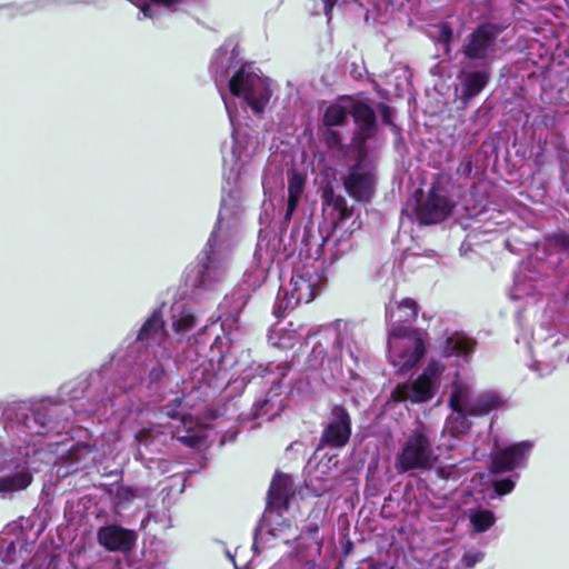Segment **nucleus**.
Listing matches in <instances>:
<instances>
[{"mask_svg": "<svg viewBox=\"0 0 569 569\" xmlns=\"http://www.w3.org/2000/svg\"><path fill=\"white\" fill-rule=\"evenodd\" d=\"M450 469H452V467H450ZM450 471H451V470L446 471V469H443V468L438 470V472H439L440 477H442V478H448V477H450Z\"/></svg>", "mask_w": 569, "mask_h": 569, "instance_id": "obj_43", "label": "nucleus"}, {"mask_svg": "<svg viewBox=\"0 0 569 569\" xmlns=\"http://www.w3.org/2000/svg\"><path fill=\"white\" fill-rule=\"evenodd\" d=\"M291 478L286 475H277L268 492L267 509H288V500L291 493Z\"/></svg>", "mask_w": 569, "mask_h": 569, "instance_id": "obj_20", "label": "nucleus"}, {"mask_svg": "<svg viewBox=\"0 0 569 569\" xmlns=\"http://www.w3.org/2000/svg\"><path fill=\"white\" fill-rule=\"evenodd\" d=\"M531 448L530 442L522 441L497 452L492 458V472L501 473L523 467Z\"/></svg>", "mask_w": 569, "mask_h": 569, "instance_id": "obj_12", "label": "nucleus"}, {"mask_svg": "<svg viewBox=\"0 0 569 569\" xmlns=\"http://www.w3.org/2000/svg\"><path fill=\"white\" fill-rule=\"evenodd\" d=\"M418 311V305L411 298L390 302L386 309L389 328L403 327L402 325L405 323H411L417 318Z\"/></svg>", "mask_w": 569, "mask_h": 569, "instance_id": "obj_19", "label": "nucleus"}, {"mask_svg": "<svg viewBox=\"0 0 569 569\" xmlns=\"http://www.w3.org/2000/svg\"><path fill=\"white\" fill-rule=\"evenodd\" d=\"M138 340L148 345L162 343L167 340L163 331V321L159 312H154L139 331Z\"/></svg>", "mask_w": 569, "mask_h": 569, "instance_id": "obj_24", "label": "nucleus"}, {"mask_svg": "<svg viewBox=\"0 0 569 569\" xmlns=\"http://www.w3.org/2000/svg\"><path fill=\"white\" fill-rule=\"evenodd\" d=\"M166 415L173 420H179L183 428H186L187 435L177 436L179 441L192 448H201L206 443V437L203 436L202 430L192 429V419L187 417L182 409H170V406H167Z\"/></svg>", "mask_w": 569, "mask_h": 569, "instance_id": "obj_21", "label": "nucleus"}, {"mask_svg": "<svg viewBox=\"0 0 569 569\" xmlns=\"http://www.w3.org/2000/svg\"><path fill=\"white\" fill-rule=\"evenodd\" d=\"M31 482V475L26 468L0 478V493H12L26 489Z\"/></svg>", "mask_w": 569, "mask_h": 569, "instance_id": "obj_28", "label": "nucleus"}, {"mask_svg": "<svg viewBox=\"0 0 569 569\" xmlns=\"http://www.w3.org/2000/svg\"><path fill=\"white\" fill-rule=\"evenodd\" d=\"M249 299L248 289L239 288L237 291L232 292L231 296L224 299L223 305L230 309L229 316L222 320L221 327L223 331L230 329L237 321L240 311L247 305Z\"/></svg>", "mask_w": 569, "mask_h": 569, "instance_id": "obj_23", "label": "nucleus"}, {"mask_svg": "<svg viewBox=\"0 0 569 569\" xmlns=\"http://www.w3.org/2000/svg\"><path fill=\"white\" fill-rule=\"evenodd\" d=\"M323 3V11L325 14L328 17V20L331 19V11L333 7L336 6L338 0H321Z\"/></svg>", "mask_w": 569, "mask_h": 569, "instance_id": "obj_39", "label": "nucleus"}, {"mask_svg": "<svg viewBox=\"0 0 569 569\" xmlns=\"http://www.w3.org/2000/svg\"><path fill=\"white\" fill-rule=\"evenodd\" d=\"M473 340L459 333L448 337L442 346L441 356L430 359L422 373L412 382L399 385L392 391L395 401L421 403L431 400L443 380L453 378V387L467 390V403L471 416L480 417L502 409L506 399L497 391H485L472 398L473 385L458 379V371L452 369V358L467 357L473 350Z\"/></svg>", "mask_w": 569, "mask_h": 569, "instance_id": "obj_2", "label": "nucleus"}, {"mask_svg": "<svg viewBox=\"0 0 569 569\" xmlns=\"http://www.w3.org/2000/svg\"><path fill=\"white\" fill-rule=\"evenodd\" d=\"M321 138L331 150L338 149L341 146V136L340 133L332 129V127H321L320 129Z\"/></svg>", "mask_w": 569, "mask_h": 569, "instance_id": "obj_32", "label": "nucleus"}, {"mask_svg": "<svg viewBox=\"0 0 569 569\" xmlns=\"http://www.w3.org/2000/svg\"><path fill=\"white\" fill-rule=\"evenodd\" d=\"M267 406H268V401H264V402L260 406V408L258 409V411H257V413H256V416H257L258 418H261V417L264 415V412H262V411L264 410V408H266Z\"/></svg>", "mask_w": 569, "mask_h": 569, "instance_id": "obj_42", "label": "nucleus"}, {"mask_svg": "<svg viewBox=\"0 0 569 569\" xmlns=\"http://www.w3.org/2000/svg\"><path fill=\"white\" fill-rule=\"evenodd\" d=\"M438 456L432 449V441L427 435L426 427L420 426L408 437L402 450L397 456L396 469L403 473L408 471H427L433 468Z\"/></svg>", "mask_w": 569, "mask_h": 569, "instance_id": "obj_6", "label": "nucleus"}, {"mask_svg": "<svg viewBox=\"0 0 569 569\" xmlns=\"http://www.w3.org/2000/svg\"><path fill=\"white\" fill-rule=\"evenodd\" d=\"M262 183H263V188L266 189V188H267V184H268L267 179H266V180H263V182H262Z\"/></svg>", "mask_w": 569, "mask_h": 569, "instance_id": "obj_48", "label": "nucleus"}, {"mask_svg": "<svg viewBox=\"0 0 569 569\" xmlns=\"http://www.w3.org/2000/svg\"><path fill=\"white\" fill-rule=\"evenodd\" d=\"M467 400V390L452 386L448 400L451 413L447 417L441 431L440 447H446L448 450L455 449L458 438L470 430L471 422L468 420V417L471 415L469 413Z\"/></svg>", "mask_w": 569, "mask_h": 569, "instance_id": "obj_8", "label": "nucleus"}, {"mask_svg": "<svg viewBox=\"0 0 569 569\" xmlns=\"http://www.w3.org/2000/svg\"><path fill=\"white\" fill-rule=\"evenodd\" d=\"M531 287H532L531 284H529V286L522 284L520 276H517L516 280H515L513 288L510 291L511 299H515V300L521 299L526 295H529V289H531Z\"/></svg>", "mask_w": 569, "mask_h": 569, "instance_id": "obj_35", "label": "nucleus"}, {"mask_svg": "<svg viewBox=\"0 0 569 569\" xmlns=\"http://www.w3.org/2000/svg\"><path fill=\"white\" fill-rule=\"evenodd\" d=\"M221 97L223 99L224 107H226L227 113L229 116L231 126L234 127L236 116H234V110L232 108L231 101L227 98L224 92H221Z\"/></svg>", "mask_w": 569, "mask_h": 569, "instance_id": "obj_38", "label": "nucleus"}, {"mask_svg": "<svg viewBox=\"0 0 569 569\" xmlns=\"http://www.w3.org/2000/svg\"><path fill=\"white\" fill-rule=\"evenodd\" d=\"M164 349H166L164 347H162V348H161V352H160V356H161V357L167 356V353H166Z\"/></svg>", "mask_w": 569, "mask_h": 569, "instance_id": "obj_45", "label": "nucleus"}, {"mask_svg": "<svg viewBox=\"0 0 569 569\" xmlns=\"http://www.w3.org/2000/svg\"><path fill=\"white\" fill-rule=\"evenodd\" d=\"M347 192L359 201H368L375 191V177L371 169L359 162L350 170L343 181Z\"/></svg>", "mask_w": 569, "mask_h": 569, "instance_id": "obj_11", "label": "nucleus"}, {"mask_svg": "<svg viewBox=\"0 0 569 569\" xmlns=\"http://www.w3.org/2000/svg\"><path fill=\"white\" fill-rule=\"evenodd\" d=\"M233 146L230 156H223L228 196L222 198L218 221L203 251L186 273V283L192 289L213 290L223 282L230 271L239 229L240 193L236 184L242 167L259 151L254 137L242 134L233 129Z\"/></svg>", "mask_w": 569, "mask_h": 569, "instance_id": "obj_1", "label": "nucleus"}, {"mask_svg": "<svg viewBox=\"0 0 569 569\" xmlns=\"http://www.w3.org/2000/svg\"><path fill=\"white\" fill-rule=\"evenodd\" d=\"M306 177L297 171H291L288 183V206L284 219L289 220L293 214L305 190Z\"/></svg>", "mask_w": 569, "mask_h": 569, "instance_id": "obj_25", "label": "nucleus"}, {"mask_svg": "<svg viewBox=\"0 0 569 569\" xmlns=\"http://www.w3.org/2000/svg\"><path fill=\"white\" fill-rule=\"evenodd\" d=\"M236 47L226 43L214 54L211 68L214 72L216 83L222 82L228 71L233 67L236 60Z\"/></svg>", "mask_w": 569, "mask_h": 569, "instance_id": "obj_22", "label": "nucleus"}, {"mask_svg": "<svg viewBox=\"0 0 569 569\" xmlns=\"http://www.w3.org/2000/svg\"><path fill=\"white\" fill-rule=\"evenodd\" d=\"M425 351V339L421 331L407 327L389 328L388 357L392 366L400 372L416 367Z\"/></svg>", "mask_w": 569, "mask_h": 569, "instance_id": "obj_5", "label": "nucleus"}, {"mask_svg": "<svg viewBox=\"0 0 569 569\" xmlns=\"http://www.w3.org/2000/svg\"><path fill=\"white\" fill-rule=\"evenodd\" d=\"M351 435V419L342 407L332 409V419L323 432V440L331 447H343Z\"/></svg>", "mask_w": 569, "mask_h": 569, "instance_id": "obj_13", "label": "nucleus"}, {"mask_svg": "<svg viewBox=\"0 0 569 569\" xmlns=\"http://www.w3.org/2000/svg\"><path fill=\"white\" fill-rule=\"evenodd\" d=\"M69 438L64 437L62 441L49 442L48 446L54 455L71 463H81L82 467H86L89 460H94V458H89L92 453V448L89 445L76 443L69 446Z\"/></svg>", "mask_w": 569, "mask_h": 569, "instance_id": "obj_17", "label": "nucleus"}, {"mask_svg": "<svg viewBox=\"0 0 569 569\" xmlns=\"http://www.w3.org/2000/svg\"><path fill=\"white\" fill-rule=\"evenodd\" d=\"M177 401V408H181V400L174 399Z\"/></svg>", "mask_w": 569, "mask_h": 569, "instance_id": "obj_46", "label": "nucleus"}, {"mask_svg": "<svg viewBox=\"0 0 569 569\" xmlns=\"http://www.w3.org/2000/svg\"><path fill=\"white\" fill-rule=\"evenodd\" d=\"M136 540L137 536L132 530L116 525L104 526L98 531L99 543L109 551H129Z\"/></svg>", "mask_w": 569, "mask_h": 569, "instance_id": "obj_14", "label": "nucleus"}, {"mask_svg": "<svg viewBox=\"0 0 569 569\" xmlns=\"http://www.w3.org/2000/svg\"><path fill=\"white\" fill-rule=\"evenodd\" d=\"M36 433H38V435H43V436H44V435H47L44 431H42V430H40V429H39V430H37V431H36Z\"/></svg>", "mask_w": 569, "mask_h": 569, "instance_id": "obj_47", "label": "nucleus"}, {"mask_svg": "<svg viewBox=\"0 0 569 569\" xmlns=\"http://www.w3.org/2000/svg\"><path fill=\"white\" fill-rule=\"evenodd\" d=\"M144 371L148 372L152 381H157L161 378L163 373V368L160 365L159 360H150L144 363Z\"/></svg>", "mask_w": 569, "mask_h": 569, "instance_id": "obj_34", "label": "nucleus"}, {"mask_svg": "<svg viewBox=\"0 0 569 569\" xmlns=\"http://www.w3.org/2000/svg\"><path fill=\"white\" fill-rule=\"evenodd\" d=\"M493 487H495V490L498 495L502 496V495H507L509 492H511L515 488V480L510 479V478H507V479H501V480H497L495 483H493Z\"/></svg>", "mask_w": 569, "mask_h": 569, "instance_id": "obj_36", "label": "nucleus"}, {"mask_svg": "<svg viewBox=\"0 0 569 569\" xmlns=\"http://www.w3.org/2000/svg\"><path fill=\"white\" fill-rule=\"evenodd\" d=\"M134 497V491L128 487H120L117 491V499L119 500V502L122 500H130L131 498Z\"/></svg>", "mask_w": 569, "mask_h": 569, "instance_id": "obj_37", "label": "nucleus"}, {"mask_svg": "<svg viewBox=\"0 0 569 569\" xmlns=\"http://www.w3.org/2000/svg\"><path fill=\"white\" fill-rule=\"evenodd\" d=\"M483 552L480 550H468L465 552L461 563L465 568H472L483 559Z\"/></svg>", "mask_w": 569, "mask_h": 569, "instance_id": "obj_33", "label": "nucleus"}, {"mask_svg": "<svg viewBox=\"0 0 569 569\" xmlns=\"http://www.w3.org/2000/svg\"><path fill=\"white\" fill-rule=\"evenodd\" d=\"M449 213L450 206L448 200L435 191L429 192L427 200L417 210L418 219L425 224L439 222Z\"/></svg>", "mask_w": 569, "mask_h": 569, "instance_id": "obj_16", "label": "nucleus"}, {"mask_svg": "<svg viewBox=\"0 0 569 569\" xmlns=\"http://www.w3.org/2000/svg\"><path fill=\"white\" fill-rule=\"evenodd\" d=\"M321 278L318 273H310L308 270L292 276L289 286L279 298L278 309H292L300 303H309L316 296V289Z\"/></svg>", "mask_w": 569, "mask_h": 569, "instance_id": "obj_9", "label": "nucleus"}, {"mask_svg": "<svg viewBox=\"0 0 569 569\" xmlns=\"http://www.w3.org/2000/svg\"><path fill=\"white\" fill-rule=\"evenodd\" d=\"M254 258L258 264V274L253 286L258 287L264 280L266 273L270 269L276 257L273 252H269L268 248H264L263 243L260 242L256 250Z\"/></svg>", "mask_w": 569, "mask_h": 569, "instance_id": "obj_30", "label": "nucleus"}, {"mask_svg": "<svg viewBox=\"0 0 569 569\" xmlns=\"http://www.w3.org/2000/svg\"><path fill=\"white\" fill-rule=\"evenodd\" d=\"M309 530L316 532V531H318V526L316 523H312L309 526Z\"/></svg>", "mask_w": 569, "mask_h": 569, "instance_id": "obj_44", "label": "nucleus"}, {"mask_svg": "<svg viewBox=\"0 0 569 569\" xmlns=\"http://www.w3.org/2000/svg\"><path fill=\"white\" fill-rule=\"evenodd\" d=\"M497 29L491 24L478 27L463 46L466 58L486 63L496 52Z\"/></svg>", "mask_w": 569, "mask_h": 569, "instance_id": "obj_10", "label": "nucleus"}, {"mask_svg": "<svg viewBox=\"0 0 569 569\" xmlns=\"http://www.w3.org/2000/svg\"><path fill=\"white\" fill-rule=\"evenodd\" d=\"M148 432H149V431H148V430H146V429L140 430V431L137 433V436H136L137 440H138L139 442H142V441L147 438Z\"/></svg>", "mask_w": 569, "mask_h": 569, "instance_id": "obj_41", "label": "nucleus"}, {"mask_svg": "<svg viewBox=\"0 0 569 569\" xmlns=\"http://www.w3.org/2000/svg\"><path fill=\"white\" fill-rule=\"evenodd\" d=\"M322 338L326 346L319 342L311 351L312 367L322 366L326 359L328 361L339 360L345 355H348L351 359H357V355L351 347L350 330L346 322L337 321L335 326L323 329Z\"/></svg>", "mask_w": 569, "mask_h": 569, "instance_id": "obj_7", "label": "nucleus"}, {"mask_svg": "<svg viewBox=\"0 0 569 569\" xmlns=\"http://www.w3.org/2000/svg\"><path fill=\"white\" fill-rule=\"evenodd\" d=\"M470 522L477 532H485L496 522L492 511L487 509L471 510L469 515Z\"/></svg>", "mask_w": 569, "mask_h": 569, "instance_id": "obj_31", "label": "nucleus"}, {"mask_svg": "<svg viewBox=\"0 0 569 569\" xmlns=\"http://www.w3.org/2000/svg\"><path fill=\"white\" fill-rule=\"evenodd\" d=\"M351 113L357 126L355 132V143L359 148V156L362 157L363 142L370 138L375 132L376 116L373 110L361 101H355L351 98L345 97L337 103L327 108L322 119L323 127H339L342 126L348 114Z\"/></svg>", "mask_w": 569, "mask_h": 569, "instance_id": "obj_3", "label": "nucleus"}, {"mask_svg": "<svg viewBox=\"0 0 569 569\" xmlns=\"http://www.w3.org/2000/svg\"><path fill=\"white\" fill-rule=\"evenodd\" d=\"M196 323L197 319L190 310L180 305L172 308L171 327L177 335L183 337L194 328Z\"/></svg>", "mask_w": 569, "mask_h": 569, "instance_id": "obj_26", "label": "nucleus"}, {"mask_svg": "<svg viewBox=\"0 0 569 569\" xmlns=\"http://www.w3.org/2000/svg\"><path fill=\"white\" fill-rule=\"evenodd\" d=\"M488 78L489 76L486 71H472L465 73L461 83L462 98L467 100L477 96L486 87Z\"/></svg>", "mask_w": 569, "mask_h": 569, "instance_id": "obj_29", "label": "nucleus"}, {"mask_svg": "<svg viewBox=\"0 0 569 569\" xmlns=\"http://www.w3.org/2000/svg\"><path fill=\"white\" fill-rule=\"evenodd\" d=\"M328 204L332 206L338 212L335 223V231L349 232L350 234L360 228L358 217H353V211L348 207L343 197L333 193H326Z\"/></svg>", "mask_w": 569, "mask_h": 569, "instance_id": "obj_18", "label": "nucleus"}, {"mask_svg": "<svg viewBox=\"0 0 569 569\" xmlns=\"http://www.w3.org/2000/svg\"><path fill=\"white\" fill-rule=\"evenodd\" d=\"M282 509H267L262 517L260 530L287 545L298 538V532L297 528L282 519Z\"/></svg>", "mask_w": 569, "mask_h": 569, "instance_id": "obj_15", "label": "nucleus"}, {"mask_svg": "<svg viewBox=\"0 0 569 569\" xmlns=\"http://www.w3.org/2000/svg\"><path fill=\"white\" fill-rule=\"evenodd\" d=\"M556 240L563 249H569V236L558 234Z\"/></svg>", "mask_w": 569, "mask_h": 569, "instance_id": "obj_40", "label": "nucleus"}, {"mask_svg": "<svg viewBox=\"0 0 569 569\" xmlns=\"http://www.w3.org/2000/svg\"><path fill=\"white\" fill-rule=\"evenodd\" d=\"M300 327H293L292 323L289 328L279 330L269 336V341L272 346L279 349H291L303 338V333L300 331Z\"/></svg>", "mask_w": 569, "mask_h": 569, "instance_id": "obj_27", "label": "nucleus"}, {"mask_svg": "<svg viewBox=\"0 0 569 569\" xmlns=\"http://www.w3.org/2000/svg\"><path fill=\"white\" fill-rule=\"evenodd\" d=\"M230 93L241 98L253 112H261L272 96L270 79L252 64L241 67L229 80Z\"/></svg>", "mask_w": 569, "mask_h": 569, "instance_id": "obj_4", "label": "nucleus"}]
</instances>
